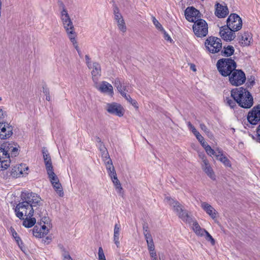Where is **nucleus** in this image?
<instances>
[{
    "label": "nucleus",
    "instance_id": "obj_17",
    "mask_svg": "<svg viewBox=\"0 0 260 260\" xmlns=\"http://www.w3.org/2000/svg\"><path fill=\"white\" fill-rule=\"evenodd\" d=\"M202 159V167L203 170L207 174V175L212 179L215 178V175L212 169L211 168L209 161L205 158L204 156L200 155Z\"/></svg>",
    "mask_w": 260,
    "mask_h": 260
},
{
    "label": "nucleus",
    "instance_id": "obj_44",
    "mask_svg": "<svg viewBox=\"0 0 260 260\" xmlns=\"http://www.w3.org/2000/svg\"><path fill=\"white\" fill-rule=\"evenodd\" d=\"M46 169L47 172V174L50 173V172H54L53 169V166L52 165V161H46L45 162Z\"/></svg>",
    "mask_w": 260,
    "mask_h": 260
},
{
    "label": "nucleus",
    "instance_id": "obj_16",
    "mask_svg": "<svg viewBox=\"0 0 260 260\" xmlns=\"http://www.w3.org/2000/svg\"><path fill=\"white\" fill-rule=\"evenodd\" d=\"M95 87L101 92L112 95L114 93L113 88L112 85L106 81L101 82Z\"/></svg>",
    "mask_w": 260,
    "mask_h": 260
},
{
    "label": "nucleus",
    "instance_id": "obj_10",
    "mask_svg": "<svg viewBox=\"0 0 260 260\" xmlns=\"http://www.w3.org/2000/svg\"><path fill=\"white\" fill-rule=\"evenodd\" d=\"M28 167L25 164H21L14 166L11 171V176L13 178L20 177L22 175H27Z\"/></svg>",
    "mask_w": 260,
    "mask_h": 260
},
{
    "label": "nucleus",
    "instance_id": "obj_38",
    "mask_svg": "<svg viewBox=\"0 0 260 260\" xmlns=\"http://www.w3.org/2000/svg\"><path fill=\"white\" fill-rule=\"evenodd\" d=\"M207 154L210 156L213 155L216 157V154H218V151L219 150H214L209 145L206 146V148H205Z\"/></svg>",
    "mask_w": 260,
    "mask_h": 260
},
{
    "label": "nucleus",
    "instance_id": "obj_29",
    "mask_svg": "<svg viewBox=\"0 0 260 260\" xmlns=\"http://www.w3.org/2000/svg\"><path fill=\"white\" fill-rule=\"evenodd\" d=\"M121 226L119 224L116 223L114 226V241L117 247L119 245V234Z\"/></svg>",
    "mask_w": 260,
    "mask_h": 260
},
{
    "label": "nucleus",
    "instance_id": "obj_19",
    "mask_svg": "<svg viewBox=\"0 0 260 260\" xmlns=\"http://www.w3.org/2000/svg\"><path fill=\"white\" fill-rule=\"evenodd\" d=\"M3 147H1L0 149H3L4 151L7 152V154L11 155L16 156L18 154V149L16 147V145L13 143H10L9 142L5 143L2 146Z\"/></svg>",
    "mask_w": 260,
    "mask_h": 260
},
{
    "label": "nucleus",
    "instance_id": "obj_45",
    "mask_svg": "<svg viewBox=\"0 0 260 260\" xmlns=\"http://www.w3.org/2000/svg\"><path fill=\"white\" fill-rule=\"evenodd\" d=\"M204 236H205V238L206 240H207L208 241H210L212 245H214L215 244V240L212 238L211 235L207 231L206 232Z\"/></svg>",
    "mask_w": 260,
    "mask_h": 260
},
{
    "label": "nucleus",
    "instance_id": "obj_13",
    "mask_svg": "<svg viewBox=\"0 0 260 260\" xmlns=\"http://www.w3.org/2000/svg\"><path fill=\"white\" fill-rule=\"evenodd\" d=\"M106 110L109 113L119 117L123 115V108L117 103L108 104L106 106Z\"/></svg>",
    "mask_w": 260,
    "mask_h": 260
},
{
    "label": "nucleus",
    "instance_id": "obj_7",
    "mask_svg": "<svg viewBox=\"0 0 260 260\" xmlns=\"http://www.w3.org/2000/svg\"><path fill=\"white\" fill-rule=\"evenodd\" d=\"M226 26L232 31H238L242 25L241 18L236 14H231L226 21Z\"/></svg>",
    "mask_w": 260,
    "mask_h": 260
},
{
    "label": "nucleus",
    "instance_id": "obj_52",
    "mask_svg": "<svg viewBox=\"0 0 260 260\" xmlns=\"http://www.w3.org/2000/svg\"><path fill=\"white\" fill-rule=\"evenodd\" d=\"M144 237L146 240L147 243L153 241V239H152L151 235L150 232L147 233L146 234H144Z\"/></svg>",
    "mask_w": 260,
    "mask_h": 260
},
{
    "label": "nucleus",
    "instance_id": "obj_64",
    "mask_svg": "<svg viewBox=\"0 0 260 260\" xmlns=\"http://www.w3.org/2000/svg\"><path fill=\"white\" fill-rule=\"evenodd\" d=\"M257 139L260 141V124L257 127Z\"/></svg>",
    "mask_w": 260,
    "mask_h": 260
},
{
    "label": "nucleus",
    "instance_id": "obj_54",
    "mask_svg": "<svg viewBox=\"0 0 260 260\" xmlns=\"http://www.w3.org/2000/svg\"><path fill=\"white\" fill-rule=\"evenodd\" d=\"M41 221L43 222L45 224H50V219L48 217L44 216L41 219Z\"/></svg>",
    "mask_w": 260,
    "mask_h": 260
},
{
    "label": "nucleus",
    "instance_id": "obj_23",
    "mask_svg": "<svg viewBox=\"0 0 260 260\" xmlns=\"http://www.w3.org/2000/svg\"><path fill=\"white\" fill-rule=\"evenodd\" d=\"M166 203L173 207L174 211L175 212H179V210H182V206L177 201L170 197H166L165 199Z\"/></svg>",
    "mask_w": 260,
    "mask_h": 260
},
{
    "label": "nucleus",
    "instance_id": "obj_34",
    "mask_svg": "<svg viewBox=\"0 0 260 260\" xmlns=\"http://www.w3.org/2000/svg\"><path fill=\"white\" fill-rule=\"evenodd\" d=\"M118 29L122 32L126 31V26L123 18L115 21Z\"/></svg>",
    "mask_w": 260,
    "mask_h": 260
},
{
    "label": "nucleus",
    "instance_id": "obj_48",
    "mask_svg": "<svg viewBox=\"0 0 260 260\" xmlns=\"http://www.w3.org/2000/svg\"><path fill=\"white\" fill-rule=\"evenodd\" d=\"M14 238L15 239V240L16 242H17L19 248L22 250H23V242H22L21 238L18 236H17L16 237H15Z\"/></svg>",
    "mask_w": 260,
    "mask_h": 260
},
{
    "label": "nucleus",
    "instance_id": "obj_28",
    "mask_svg": "<svg viewBox=\"0 0 260 260\" xmlns=\"http://www.w3.org/2000/svg\"><path fill=\"white\" fill-rule=\"evenodd\" d=\"M216 158L222 162L225 166L229 167L231 166L230 160L222 154L221 151H219L218 154H216Z\"/></svg>",
    "mask_w": 260,
    "mask_h": 260
},
{
    "label": "nucleus",
    "instance_id": "obj_61",
    "mask_svg": "<svg viewBox=\"0 0 260 260\" xmlns=\"http://www.w3.org/2000/svg\"><path fill=\"white\" fill-rule=\"evenodd\" d=\"M150 256L151 257V258H152V260H158L157 258V255H156V252H151L150 253Z\"/></svg>",
    "mask_w": 260,
    "mask_h": 260
},
{
    "label": "nucleus",
    "instance_id": "obj_46",
    "mask_svg": "<svg viewBox=\"0 0 260 260\" xmlns=\"http://www.w3.org/2000/svg\"><path fill=\"white\" fill-rule=\"evenodd\" d=\"M200 128L203 130L209 137L212 136V135L211 134L210 131L208 129L207 126L204 124V123H201L200 125Z\"/></svg>",
    "mask_w": 260,
    "mask_h": 260
},
{
    "label": "nucleus",
    "instance_id": "obj_14",
    "mask_svg": "<svg viewBox=\"0 0 260 260\" xmlns=\"http://www.w3.org/2000/svg\"><path fill=\"white\" fill-rule=\"evenodd\" d=\"M11 163L9 154L0 149V170H5L8 168Z\"/></svg>",
    "mask_w": 260,
    "mask_h": 260
},
{
    "label": "nucleus",
    "instance_id": "obj_50",
    "mask_svg": "<svg viewBox=\"0 0 260 260\" xmlns=\"http://www.w3.org/2000/svg\"><path fill=\"white\" fill-rule=\"evenodd\" d=\"M206 232L207 231L205 230V229L201 228L200 229H199L194 233L196 234L197 235L202 237L205 235Z\"/></svg>",
    "mask_w": 260,
    "mask_h": 260
},
{
    "label": "nucleus",
    "instance_id": "obj_18",
    "mask_svg": "<svg viewBox=\"0 0 260 260\" xmlns=\"http://www.w3.org/2000/svg\"><path fill=\"white\" fill-rule=\"evenodd\" d=\"M201 206L213 219H216L217 212L211 205L206 202H202Z\"/></svg>",
    "mask_w": 260,
    "mask_h": 260
},
{
    "label": "nucleus",
    "instance_id": "obj_30",
    "mask_svg": "<svg viewBox=\"0 0 260 260\" xmlns=\"http://www.w3.org/2000/svg\"><path fill=\"white\" fill-rule=\"evenodd\" d=\"M106 169L108 171V175L110 177L116 175V171L112 164V160L105 162Z\"/></svg>",
    "mask_w": 260,
    "mask_h": 260
},
{
    "label": "nucleus",
    "instance_id": "obj_8",
    "mask_svg": "<svg viewBox=\"0 0 260 260\" xmlns=\"http://www.w3.org/2000/svg\"><path fill=\"white\" fill-rule=\"evenodd\" d=\"M247 119L248 122L256 125L260 122V105L254 106L248 113Z\"/></svg>",
    "mask_w": 260,
    "mask_h": 260
},
{
    "label": "nucleus",
    "instance_id": "obj_15",
    "mask_svg": "<svg viewBox=\"0 0 260 260\" xmlns=\"http://www.w3.org/2000/svg\"><path fill=\"white\" fill-rule=\"evenodd\" d=\"M234 31L231 30L226 26H222L220 30V37L226 41H231L236 37Z\"/></svg>",
    "mask_w": 260,
    "mask_h": 260
},
{
    "label": "nucleus",
    "instance_id": "obj_41",
    "mask_svg": "<svg viewBox=\"0 0 260 260\" xmlns=\"http://www.w3.org/2000/svg\"><path fill=\"white\" fill-rule=\"evenodd\" d=\"M152 21L153 24L155 26L156 28L161 31L164 29L161 24L158 22V21L154 17H152Z\"/></svg>",
    "mask_w": 260,
    "mask_h": 260
},
{
    "label": "nucleus",
    "instance_id": "obj_37",
    "mask_svg": "<svg viewBox=\"0 0 260 260\" xmlns=\"http://www.w3.org/2000/svg\"><path fill=\"white\" fill-rule=\"evenodd\" d=\"M114 19L115 21L120 20L123 18L121 13L119 12V10L117 7H115L113 9Z\"/></svg>",
    "mask_w": 260,
    "mask_h": 260
},
{
    "label": "nucleus",
    "instance_id": "obj_51",
    "mask_svg": "<svg viewBox=\"0 0 260 260\" xmlns=\"http://www.w3.org/2000/svg\"><path fill=\"white\" fill-rule=\"evenodd\" d=\"M43 92L46 95V100L48 101H50L51 98L49 95V91L47 88L43 87Z\"/></svg>",
    "mask_w": 260,
    "mask_h": 260
},
{
    "label": "nucleus",
    "instance_id": "obj_57",
    "mask_svg": "<svg viewBox=\"0 0 260 260\" xmlns=\"http://www.w3.org/2000/svg\"><path fill=\"white\" fill-rule=\"evenodd\" d=\"M143 234H146L147 233L150 232V231L149 230L148 225L147 223L143 224Z\"/></svg>",
    "mask_w": 260,
    "mask_h": 260
},
{
    "label": "nucleus",
    "instance_id": "obj_60",
    "mask_svg": "<svg viewBox=\"0 0 260 260\" xmlns=\"http://www.w3.org/2000/svg\"><path fill=\"white\" fill-rule=\"evenodd\" d=\"M63 257L64 260H71L72 258L70 256V254L68 252H65L63 254Z\"/></svg>",
    "mask_w": 260,
    "mask_h": 260
},
{
    "label": "nucleus",
    "instance_id": "obj_26",
    "mask_svg": "<svg viewBox=\"0 0 260 260\" xmlns=\"http://www.w3.org/2000/svg\"><path fill=\"white\" fill-rule=\"evenodd\" d=\"M101 66L99 63L94 62L93 63V70L91 72L92 79L94 81H96L98 80V77L101 75Z\"/></svg>",
    "mask_w": 260,
    "mask_h": 260
},
{
    "label": "nucleus",
    "instance_id": "obj_32",
    "mask_svg": "<svg viewBox=\"0 0 260 260\" xmlns=\"http://www.w3.org/2000/svg\"><path fill=\"white\" fill-rule=\"evenodd\" d=\"M23 220V225L25 227L28 228L32 227L36 222V218L32 217L29 218V217L26 216V217L25 219L24 218Z\"/></svg>",
    "mask_w": 260,
    "mask_h": 260
},
{
    "label": "nucleus",
    "instance_id": "obj_1",
    "mask_svg": "<svg viewBox=\"0 0 260 260\" xmlns=\"http://www.w3.org/2000/svg\"><path fill=\"white\" fill-rule=\"evenodd\" d=\"M21 198L22 202L18 204L15 209L16 216L20 219H24V216L32 217L34 208L42 205L41 198L35 193L28 191L22 192Z\"/></svg>",
    "mask_w": 260,
    "mask_h": 260
},
{
    "label": "nucleus",
    "instance_id": "obj_33",
    "mask_svg": "<svg viewBox=\"0 0 260 260\" xmlns=\"http://www.w3.org/2000/svg\"><path fill=\"white\" fill-rule=\"evenodd\" d=\"M224 50H222L221 53L222 55L225 56H230L233 54L234 52V48L232 46H228L226 47L223 48Z\"/></svg>",
    "mask_w": 260,
    "mask_h": 260
},
{
    "label": "nucleus",
    "instance_id": "obj_24",
    "mask_svg": "<svg viewBox=\"0 0 260 260\" xmlns=\"http://www.w3.org/2000/svg\"><path fill=\"white\" fill-rule=\"evenodd\" d=\"M114 85L122 95V93H125L128 92L129 86L124 83L122 84L119 79H116L114 82Z\"/></svg>",
    "mask_w": 260,
    "mask_h": 260
},
{
    "label": "nucleus",
    "instance_id": "obj_3",
    "mask_svg": "<svg viewBox=\"0 0 260 260\" xmlns=\"http://www.w3.org/2000/svg\"><path fill=\"white\" fill-rule=\"evenodd\" d=\"M217 68L220 74L227 77L236 68V62L231 58H222L218 60Z\"/></svg>",
    "mask_w": 260,
    "mask_h": 260
},
{
    "label": "nucleus",
    "instance_id": "obj_47",
    "mask_svg": "<svg viewBox=\"0 0 260 260\" xmlns=\"http://www.w3.org/2000/svg\"><path fill=\"white\" fill-rule=\"evenodd\" d=\"M74 46V47H75V48L76 49V50H77L79 56L80 57H82V52L81 51V50H80L79 49V47L77 44V40H76V39H75V42H71Z\"/></svg>",
    "mask_w": 260,
    "mask_h": 260
},
{
    "label": "nucleus",
    "instance_id": "obj_22",
    "mask_svg": "<svg viewBox=\"0 0 260 260\" xmlns=\"http://www.w3.org/2000/svg\"><path fill=\"white\" fill-rule=\"evenodd\" d=\"M59 8L60 9V18L62 22V24L64 23H68L72 21L70 16L68 13V12L62 3H60L59 5Z\"/></svg>",
    "mask_w": 260,
    "mask_h": 260
},
{
    "label": "nucleus",
    "instance_id": "obj_58",
    "mask_svg": "<svg viewBox=\"0 0 260 260\" xmlns=\"http://www.w3.org/2000/svg\"><path fill=\"white\" fill-rule=\"evenodd\" d=\"M6 116V112L0 107V119L4 118Z\"/></svg>",
    "mask_w": 260,
    "mask_h": 260
},
{
    "label": "nucleus",
    "instance_id": "obj_49",
    "mask_svg": "<svg viewBox=\"0 0 260 260\" xmlns=\"http://www.w3.org/2000/svg\"><path fill=\"white\" fill-rule=\"evenodd\" d=\"M147 244L148 249L150 252V253L151 252H155L153 241L149 242L148 243H147Z\"/></svg>",
    "mask_w": 260,
    "mask_h": 260
},
{
    "label": "nucleus",
    "instance_id": "obj_12",
    "mask_svg": "<svg viewBox=\"0 0 260 260\" xmlns=\"http://www.w3.org/2000/svg\"><path fill=\"white\" fill-rule=\"evenodd\" d=\"M62 26L70 41L75 42V39H76L77 37V34L75 32V27L72 21H69L68 23H64V24H62Z\"/></svg>",
    "mask_w": 260,
    "mask_h": 260
},
{
    "label": "nucleus",
    "instance_id": "obj_43",
    "mask_svg": "<svg viewBox=\"0 0 260 260\" xmlns=\"http://www.w3.org/2000/svg\"><path fill=\"white\" fill-rule=\"evenodd\" d=\"M101 153H102V157L103 158V160L104 161V162L106 161H109L111 160L107 151H105L104 152H102Z\"/></svg>",
    "mask_w": 260,
    "mask_h": 260
},
{
    "label": "nucleus",
    "instance_id": "obj_35",
    "mask_svg": "<svg viewBox=\"0 0 260 260\" xmlns=\"http://www.w3.org/2000/svg\"><path fill=\"white\" fill-rule=\"evenodd\" d=\"M55 190V191L57 192V194L60 197H63V192L62 190V187L60 183H57L56 184L54 183L52 184Z\"/></svg>",
    "mask_w": 260,
    "mask_h": 260
},
{
    "label": "nucleus",
    "instance_id": "obj_59",
    "mask_svg": "<svg viewBox=\"0 0 260 260\" xmlns=\"http://www.w3.org/2000/svg\"><path fill=\"white\" fill-rule=\"evenodd\" d=\"M10 232H11L13 238H15V237L18 236L17 233H16V232L15 231V230H14V229L13 228H12V227L10 228Z\"/></svg>",
    "mask_w": 260,
    "mask_h": 260
},
{
    "label": "nucleus",
    "instance_id": "obj_42",
    "mask_svg": "<svg viewBox=\"0 0 260 260\" xmlns=\"http://www.w3.org/2000/svg\"><path fill=\"white\" fill-rule=\"evenodd\" d=\"M98 258L99 260H106L104 251L101 247L99 248Z\"/></svg>",
    "mask_w": 260,
    "mask_h": 260
},
{
    "label": "nucleus",
    "instance_id": "obj_62",
    "mask_svg": "<svg viewBox=\"0 0 260 260\" xmlns=\"http://www.w3.org/2000/svg\"><path fill=\"white\" fill-rule=\"evenodd\" d=\"M43 158L45 162H46V161H51V157L49 155H45V156H44Z\"/></svg>",
    "mask_w": 260,
    "mask_h": 260
},
{
    "label": "nucleus",
    "instance_id": "obj_11",
    "mask_svg": "<svg viewBox=\"0 0 260 260\" xmlns=\"http://www.w3.org/2000/svg\"><path fill=\"white\" fill-rule=\"evenodd\" d=\"M13 134V127L7 122H0V139H6Z\"/></svg>",
    "mask_w": 260,
    "mask_h": 260
},
{
    "label": "nucleus",
    "instance_id": "obj_53",
    "mask_svg": "<svg viewBox=\"0 0 260 260\" xmlns=\"http://www.w3.org/2000/svg\"><path fill=\"white\" fill-rule=\"evenodd\" d=\"M161 31L163 33V34H164V38H165V40H166L167 41H171V37L166 32V31L164 29L163 30H162Z\"/></svg>",
    "mask_w": 260,
    "mask_h": 260
},
{
    "label": "nucleus",
    "instance_id": "obj_5",
    "mask_svg": "<svg viewBox=\"0 0 260 260\" xmlns=\"http://www.w3.org/2000/svg\"><path fill=\"white\" fill-rule=\"evenodd\" d=\"M192 29L195 35L197 37H204L207 36L208 32V26L206 21L202 19L198 20L194 22Z\"/></svg>",
    "mask_w": 260,
    "mask_h": 260
},
{
    "label": "nucleus",
    "instance_id": "obj_2",
    "mask_svg": "<svg viewBox=\"0 0 260 260\" xmlns=\"http://www.w3.org/2000/svg\"><path fill=\"white\" fill-rule=\"evenodd\" d=\"M231 96L236 101L239 106L244 108H250L253 104V97L246 88L240 87L231 91Z\"/></svg>",
    "mask_w": 260,
    "mask_h": 260
},
{
    "label": "nucleus",
    "instance_id": "obj_25",
    "mask_svg": "<svg viewBox=\"0 0 260 260\" xmlns=\"http://www.w3.org/2000/svg\"><path fill=\"white\" fill-rule=\"evenodd\" d=\"M178 215L179 217L183 221L190 223L192 221V218L188 214L187 211L184 210L183 207H182V210H179V212H176Z\"/></svg>",
    "mask_w": 260,
    "mask_h": 260
},
{
    "label": "nucleus",
    "instance_id": "obj_27",
    "mask_svg": "<svg viewBox=\"0 0 260 260\" xmlns=\"http://www.w3.org/2000/svg\"><path fill=\"white\" fill-rule=\"evenodd\" d=\"M251 40V35L248 32H245L240 39L239 43L241 45L246 46L250 45Z\"/></svg>",
    "mask_w": 260,
    "mask_h": 260
},
{
    "label": "nucleus",
    "instance_id": "obj_39",
    "mask_svg": "<svg viewBox=\"0 0 260 260\" xmlns=\"http://www.w3.org/2000/svg\"><path fill=\"white\" fill-rule=\"evenodd\" d=\"M225 101L231 108H234L236 106L237 102L232 96L231 98H226Z\"/></svg>",
    "mask_w": 260,
    "mask_h": 260
},
{
    "label": "nucleus",
    "instance_id": "obj_40",
    "mask_svg": "<svg viewBox=\"0 0 260 260\" xmlns=\"http://www.w3.org/2000/svg\"><path fill=\"white\" fill-rule=\"evenodd\" d=\"M189 224L192 225V228L194 232H196L201 228L198 222L196 220H194L192 218L191 223Z\"/></svg>",
    "mask_w": 260,
    "mask_h": 260
},
{
    "label": "nucleus",
    "instance_id": "obj_36",
    "mask_svg": "<svg viewBox=\"0 0 260 260\" xmlns=\"http://www.w3.org/2000/svg\"><path fill=\"white\" fill-rule=\"evenodd\" d=\"M50 173L48 174V175L51 184H52L54 183L56 184L57 183H59V179L54 172L50 171Z\"/></svg>",
    "mask_w": 260,
    "mask_h": 260
},
{
    "label": "nucleus",
    "instance_id": "obj_56",
    "mask_svg": "<svg viewBox=\"0 0 260 260\" xmlns=\"http://www.w3.org/2000/svg\"><path fill=\"white\" fill-rule=\"evenodd\" d=\"M85 57V59H86V63L87 67L89 69H90L91 68L90 58H89V56L87 55H86Z\"/></svg>",
    "mask_w": 260,
    "mask_h": 260
},
{
    "label": "nucleus",
    "instance_id": "obj_63",
    "mask_svg": "<svg viewBox=\"0 0 260 260\" xmlns=\"http://www.w3.org/2000/svg\"><path fill=\"white\" fill-rule=\"evenodd\" d=\"M100 150L101 151V153L102 152H104L105 151H107L106 148L105 147L104 145L102 143H101L100 146Z\"/></svg>",
    "mask_w": 260,
    "mask_h": 260
},
{
    "label": "nucleus",
    "instance_id": "obj_31",
    "mask_svg": "<svg viewBox=\"0 0 260 260\" xmlns=\"http://www.w3.org/2000/svg\"><path fill=\"white\" fill-rule=\"evenodd\" d=\"M114 184V185L117 190V191L120 193L121 192V190L122 189V188L121 187V184L120 183V181L117 178V174L115 175L114 176H112L111 177H110Z\"/></svg>",
    "mask_w": 260,
    "mask_h": 260
},
{
    "label": "nucleus",
    "instance_id": "obj_21",
    "mask_svg": "<svg viewBox=\"0 0 260 260\" xmlns=\"http://www.w3.org/2000/svg\"><path fill=\"white\" fill-rule=\"evenodd\" d=\"M229 14V10L226 6H223L219 3L216 4L215 14L219 18L225 17Z\"/></svg>",
    "mask_w": 260,
    "mask_h": 260
},
{
    "label": "nucleus",
    "instance_id": "obj_20",
    "mask_svg": "<svg viewBox=\"0 0 260 260\" xmlns=\"http://www.w3.org/2000/svg\"><path fill=\"white\" fill-rule=\"evenodd\" d=\"M32 231L34 236L37 238H41L47 235L49 230L45 225H43L41 227L36 225Z\"/></svg>",
    "mask_w": 260,
    "mask_h": 260
},
{
    "label": "nucleus",
    "instance_id": "obj_9",
    "mask_svg": "<svg viewBox=\"0 0 260 260\" xmlns=\"http://www.w3.org/2000/svg\"><path fill=\"white\" fill-rule=\"evenodd\" d=\"M184 15L186 19L190 22H194L201 19V13L192 7L187 8L184 11Z\"/></svg>",
    "mask_w": 260,
    "mask_h": 260
},
{
    "label": "nucleus",
    "instance_id": "obj_4",
    "mask_svg": "<svg viewBox=\"0 0 260 260\" xmlns=\"http://www.w3.org/2000/svg\"><path fill=\"white\" fill-rule=\"evenodd\" d=\"M205 45L208 51L212 53H217L222 48L220 39L215 37L208 38L205 41Z\"/></svg>",
    "mask_w": 260,
    "mask_h": 260
},
{
    "label": "nucleus",
    "instance_id": "obj_6",
    "mask_svg": "<svg viewBox=\"0 0 260 260\" xmlns=\"http://www.w3.org/2000/svg\"><path fill=\"white\" fill-rule=\"evenodd\" d=\"M228 76L229 77V81L231 84L236 86L243 84L246 80L245 73L241 70L235 69Z\"/></svg>",
    "mask_w": 260,
    "mask_h": 260
},
{
    "label": "nucleus",
    "instance_id": "obj_55",
    "mask_svg": "<svg viewBox=\"0 0 260 260\" xmlns=\"http://www.w3.org/2000/svg\"><path fill=\"white\" fill-rule=\"evenodd\" d=\"M122 96L124 97L130 103H132L133 99L131 98V96L129 95H127L126 93H122Z\"/></svg>",
    "mask_w": 260,
    "mask_h": 260
}]
</instances>
